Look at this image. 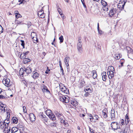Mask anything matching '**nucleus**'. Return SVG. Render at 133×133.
<instances>
[{
    "mask_svg": "<svg viewBox=\"0 0 133 133\" xmlns=\"http://www.w3.org/2000/svg\"><path fill=\"white\" fill-rule=\"evenodd\" d=\"M12 122L16 124L18 122L17 118L15 117H13L12 118Z\"/></svg>",
    "mask_w": 133,
    "mask_h": 133,
    "instance_id": "nucleus-26",
    "label": "nucleus"
},
{
    "mask_svg": "<svg viewBox=\"0 0 133 133\" xmlns=\"http://www.w3.org/2000/svg\"><path fill=\"white\" fill-rule=\"evenodd\" d=\"M19 73L20 76H22V75H24L25 72H24V71H23V68H21L20 69Z\"/></svg>",
    "mask_w": 133,
    "mask_h": 133,
    "instance_id": "nucleus-31",
    "label": "nucleus"
},
{
    "mask_svg": "<svg viewBox=\"0 0 133 133\" xmlns=\"http://www.w3.org/2000/svg\"><path fill=\"white\" fill-rule=\"evenodd\" d=\"M17 127H18L19 128H22V129H23V125H20L19 124H18Z\"/></svg>",
    "mask_w": 133,
    "mask_h": 133,
    "instance_id": "nucleus-56",
    "label": "nucleus"
},
{
    "mask_svg": "<svg viewBox=\"0 0 133 133\" xmlns=\"http://www.w3.org/2000/svg\"><path fill=\"white\" fill-rule=\"evenodd\" d=\"M58 11L61 15H63L62 13V11L61 10V9L59 8L58 9Z\"/></svg>",
    "mask_w": 133,
    "mask_h": 133,
    "instance_id": "nucleus-46",
    "label": "nucleus"
},
{
    "mask_svg": "<svg viewBox=\"0 0 133 133\" xmlns=\"http://www.w3.org/2000/svg\"><path fill=\"white\" fill-rule=\"evenodd\" d=\"M45 112L46 115L48 116H49L52 113L51 112V111L50 110H47Z\"/></svg>",
    "mask_w": 133,
    "mask_h": 133,
    "instance_id": "nucleus-34",
    "label": "nucleus"
},
{
    "mask_svg": "<svg viewBox=\"0 0 133 133\" xmlns=\"http://www.w3.org/2000/svg\"><path fill=\"white\" fill-rule=\"evenodd\" d=\"M23 111L25 113H26V107L25 106H23Z\"/></svg>",
    "mask_w": 133,
    "mask_h": 133,
    "instance_id": "nucleus-50",
    "label": "nucleus"
},
{
    "mask_svg": "<svg viewBox=\"0 0 133 133\" xmlns=\"http://www.w3.org/2000/svg\"><path fill=\"white\" fill-rule=\"evenodd\" d=\"M120 12V11H119L117 8H112L110 10L109 14L110 16L112 17L116 14L117 13V14H118Z\"/></svg>",
    "mask_w": 133,
    "mask_h": 133,
    "instance_id": "nucleus-3",
    "label": "nucleus"
},
{
    "mask_svg": "<svg viewBox=\"0 0 133 133\" xmlns=\"http://www.w3.org/2000/svg\"><path fill=\"white\" fill-rule=\"evenodd\" d=\"M128 56L129 58L133 59V51L131 49L128 52Z\"/></svg>",
    "mask_w": 133,
    "mask_h": 133,
    "instance_id": "nucleus-12",
    "label": "nucleus"
},
{
    "mask_svg": "<svg viewBox=\"0 0 133 133\" xmlns=\"http://www.w3.org/2000/svg\"><path fill=\"white\" fill-rule=\"evenodd\" d=\"M78 42L77 44V48L79 53L81 54L82 52V43L81 40V37H78Z\"/></svg>",
    "mask_w": 133,
    "mask_h": 133,
    "instance_id": "nucleus-1",
    "label": "nucleus"
},
{
    "mask_svg": "<svg viewBox=\"0 0 133 133\" xmlns=\"http://www.w3.org/2000/svg\"><path fill=\"white\" fill-rule=\"evenodd\" d=\"M115 71H110L107 72L108 75L110 79H111L114 77Z\"/></svg>",
    "mask_w": 133,
    "mask_h": 133,
    "instance_id": "nucleus-13",
    "label": "nucleus"
},
{
    "mask_svg": "<svg viewBox=\"0 0 133 133\" xmlns=\"http://www.w3.org/2000/svg\"><path fill=\"white\" fill-rule=\"evenodd\" d=\"M108 71H115L114 67L112 66H109L108 69Z\"/></svg>",
    "mask_w": 133,
    "mask_h": 133,
    "instance_id": "nucleus-32",
    "label": "nucleus"
},
{
    "mask_svg": "<svg viewBox=\"0 0 133 133\" xmlns=\"http://www.w3.org/2000/svg\"><path fill=\"white\" fill-rule=\"evenodd\" d=\"M3 124H1V122H0V125H1V128L2 129L5 127V124L3 123H2Z\"/></svg>",
    "mask_w": 133,
    "mask_h": 133,
    "instance_id": "nucleus-43",
    "label": "nucleus"
},
{
    "mask_svg": "<svg viewBox=\"0 0 133 133\" xmlns=\"http://www.w3.org/2000/svg\"><path fill=\"white\" fill-rule=\"evenodd\" d=\"M103 117L104 118H105L107 117L108 115L107 114V110L106 109H104L102 111Z\"/></svg>",
    "mask_w": 133,
    "mask_h": 133,
    "instance_id": "nucleus-18",
    "label": "nucleus"
},
{
    "mask_svg": "<svg viewBox=\"0 0 133 133\" xmlns=\"http://www.w3.org/2000/svg\"><path fill=\"white\" fill-rule=\"evenodd\" d=\"M86 92V93L85 94H84V96H88L89 95V93L88 92Z\"/></svg>",
    "mask_w": 133,
    "mask_h": 133,
    "instance_id": "nucleus-60",
    "label": "nucleus"
},
{
    "mask_svg": "<svg viewBox=\"0 0 133 133\" xmlns=\"http://www.w3.org/2000/svg\"><path fill=\"white\" fill-rule=\"evenodd\" d=\"M6 98V97H5V96H3V95H0V99H1V98L3 99V98Z\"/></svg>",
    "mask_w": 133,
    "mask_h": 133,
    "instance_id": "nucleus-58",
    "label": "nucleus"
},
{
    "mask_svg": "<svg viewBox=\"0 0 133 133\" xmlns=\"http://www.w3.org/2000/svg\"><path fill=\"white\" fill-rule=\"evenodd\" d=\"M127 2V0H120L119 3L117 5V9L119 11L122 10L124 8V6Z\"/></svg>",
    "mask_w": 133,
    "mask_h": 133,
    "instance_id": "nucleus-2",
    "label": "nucleus"
},
{
    "mask_svg": "<svg viewBox=\"0 0 133 133\" xmlns=\"http://www.w3.org/2000/svg\"><path fill=\"white\" fill-rule=\"evenodd\" d=\"M39 116L42 118V119L43 118H45L46 117V116L45 115H43V112L40 113L39 114Z\"/></svg>",
    "mask_w": 133,
    "mask_h": 133,
    "instance_id": "nucleus-38",
    "label": "nucleus"
},
{
    "mask_svg": "<svg viewBox=\"0 0 133 133\" xmlns=\"http://www.w3.org/2000/svg\"><path fill=\"white\" fill-rule=\"evenodd\" d=\"M29 52V51H27L26 52L22 53L20 56L21 58V59H23L24 58H25L26 55H27Z\"/></svg>",
    "mask_w": 133,
    "mask_h": 133,
    "instance_id": "nucleus-17",
    "label": "nucleus"
},
{
    "mask_svg": "<svg viewBox=\"0 0 133 133\" xmlns=\"http://www.w3.org/2000/svg\"><path fill=\"white\" fill-rule=\"evenodd\" d=\"M56 122H53L50 123V126L51 127L54 128L56 127L57 124L56 123Z\"/></svg>",
    "mask_w": 133,
    "mask_h": 133,
    "instance_id": "nucleus-29",
    "label": "nucleus"
},
{
    "mask_svg": "<svg viewBox=\"0 0 133 133\" xmlns=\"http://www.w3.org/2000/svg\"><path fill=\"white\" fill-rule=\"evenodd\" d=\"M60 69L61 70V72H62V75H64V73L63 72V70L62 68V66H61V67H60Z\"/></svg>",
    "mask_w": 133,
    "mask_h": 133,
    "instance_id": "nucleus-48",
    "label": "nucleus"
},
{
    "mask_svg": "<svg viewBox=\"0 0 133 133\" xmlns=\"http://www.w3.org/2000/svg\"><path fill=\"white\" fill-rule=\"evenodd\" d=\"M124 59H122L121 60H120V61H119V62H120V63L121 64V65H120V66L119 65V67L120 66L121 67L122 66H123V64L124 63Z\"/></svg>",
    "mask_w": 133,
    "mask_h": 133,
    "instance_id": "nucleus-35",
    "label": "nucleus"
},
{
    "mask_svg": "<svg viewBox=\"0 0 133 133\" xmlns=\"http://www.w3.org/2000/svg\"><path fill=\"white\" fill-rule=\"evenodd\" d=\"M89 128L90 131L91 133H94V131L92 129H91V128L89 126Z\"/></svg>",
    "mask_w": 133,
    "mask_h": 133,
    "instance_id": "nucleus-52",
    "label": "nucleus"
},
{
    "mask_svg": "<svg viewBox=\"0 0 133 133\" xmlns=\"http://www.w3.org/2000/svg\"><path fill=\"white\" fill-rule=\"evenodd\" d=\"M92 73H93V77L95 79L97 77V74L96 73V71L95 70H93L92 71Z\"/></svg>",
    "mask_w": 133,
    "mask_h": 133,
    "instance_id": "nucleus-27",
    "label": "nucleus"
},
{
    "mask_svg": "<svg viewBox=\"0 0 133 133\" xmlns=\"http://www.w3.org/2000/svg\"><path fill=\"white\" fill-rule=\"evenodd\" d=\"M63 118L62 117V118L60 119L61 120V123H64V122H65V121L64 119H63Z\"/></svg>",
    "mask_w": 133,
    "mask_h": 133,
    "instance_id": "nucleus-55",
    "label": "nucleus"
},
{
    "mask_svg": "<svg viewBox=\"0 0 133 133\" xmlns=\"http://www.w3.org/2000/svg\"><path fill=\"white\" fill-rule=\"evenodd\" d=\"M102 77V79L104 81H105L106 79L107 76L106 75L105 72H103L101 74Z\"/></svg>",
    "mask_w": 133,
    "mask_h": 133,
    "instance_id": "nucleus-21",
    "label": "nucleus"
},
{
    "mask_svg": "<svg viewBox=\"0 0 133 133\" xmlns=\"http://www.w3.org/2000/svg\"><path fill=\"white\" fill-rule=\"evenodd\" d=\"M66 89V88L64 87L63 88H62L61 89L60 88V89L61 90V91H65V89Z\"/></svg>",
    "mask_w": 133,
    "mask_h": 133,
    "instance_id": "nucleus-47",
    "label": "nucleus"
},
{
    "mask_svg": "<svg viewBox=\"0 0 133 133\" xmlns=\"http://www.w3.org/2000/svg\"><path fill=\"white\" fill-rule=\"evenodd\" d=\"M101 3L103 5L102 8L103 11H107L108 10V5L107 2L103 0H102Z\"/></svg>",
    "mask_w": 133,
    "mask_h": 133,
    "instance_id": "nucleus-6",
    "label": "nucleus"
},
{
    "mask_svg": "<svg viewBox=\"0 0 133 133\" xmlns=\"http://www.w3.org/2000/svg\"><path fill=\"white\" fill-rule=\"evenodd\" d=\"M48 119L47 118L45 117V118H42V120L44 122H47L48 121Z\"/></svg>",
    "mask_w": 133,
    "mask_h": 133,
    "instance_id": "nucleus-45",
    "label": "nucleus"
},
{
    "mask_svg": "<svg viewBox=\"0 0 133 133\" xmlns=\"http://www.w3.org/2000/svg\"><path fill=\"white\" fill-rule=\"evenodd\" d=\"M48 117L51 119L52 120L55 121L56 119V117L54 114L53 113L51 114Z\"/></svg>",
    "mask_w": 133,
    "mask_h": 133,
    "instance_id": "nucleus-25",
    "label": "nucleus"
},
{
    "mask_svg": "<svg viewBox=\"0 0 133 133\" xmlns=\"http://www.w3.org/2000/svg\"><path fill=\"white\" fill-rule=\"evenodd\" d=\"M125 118H126L125 119H129V117L127 115H126Z\"/></svg>",
    "mask_w": 133,
    "mask_h": 133,
    "instance_id": "nucleus-62",
    "label": "nucleus"
},
{
    "mask_svg": "<svg viewBox=\"0 0 133 133\" xmlns=\"http://www.w3.org/2000/svg\"><path fill=\"white\" fill-rule=\"evenodd\" d=\"M111 127L114 130H117L118 129H120L119 124L117 122H112L111 124Z\"/></svg>",
    "mask_w": 133,
    "mask_h": 133,
    "instance_id": "nucleus-5",
    "label": "nucleus"
},
{
    "mask_svg": "<svg viewBox=\"0 0 133 133\" xmlns=\"http://www.w3.org/2000/svg\"><path fill=\"white\" fill-rule=\"evenodd\" d=\"M2 82L7 87H9L11 85L10 83V80L9 78H4L2 81Z\"/></svg>",
    "mask_w": 133,
    "mask_h": 133,
    "instance_id": "nucleus-7",
    "label": "nucleus"
},
{
    "mask_svg": "<svg viewBox=\"0 0 133 133\" xmlns=\"http://www.w3.org/2000/svg\"><path fill=\"white\" fill-rule=\"evenodd\" d=\"M111 118L112 120H114L115 118V112L114 110H111Z\"/></svg>",
    "mask_w": 133,
    "mask_h": 133,
    "instance_id": "nucleus-24",
    "label": "nucleus"
},
{
    "mask_svg": "<svg viewBox=\"0 0 133 133\" xmlns=\"http://www.w3.org/2000/svg\"><path fill=\"white\" fill-rule=\"evenodd\" d=\"M83 5V6H84V7L85 8V10H87V7H86V5H85V4L84 3H83V4H82Z\"/></svg>",
    "mask_w": 133,
    "mask_h": 133,
    "instance_id": "nucleus-61",
    "label": "nucleus"
},
{
    "mask_svg": "<svg viewBox=\"0 0 133 133\" xmlns=\"http://www.w3.org/2000/svg\"><path fill=\"white\" fill-rule=\"evenodd\" d=\"M32 74L33 75H32V77L34 79H36L39 76V74L36 72L33 71Z\"/></svg>",
    "mask_w": 133,
    "mask_h": 133,
    "instance_id": "nucleus-20",
    "label": "nucleus"
},
{
    "mask_svg": "<svg viewBox=\"0 0 133 133\" xmlns=\"http://www.w3.org/2000/svg\"><path fill=\"white\" fill-rule=\"evenodd\" d=\"M69 98L67 96L63 95L60 97L59 99L60 101L63 103H68L69 102Z\"/></svg>",
    "mask_w": 133,
    "mask_h": 133,
    "instance_id": "nucleus-4",
    "label": "nucleus"
},
{
    "mask_svg": "<svg viewBox=\"0 0 133 133\" xmlns=\"http://www.w3.org/2000/svg\"><path fill=\"white\" fill-rule=\"evenodd\" d=\"M92 119H95L98 120V115H95L94 117H92Z\"/></svg>",
    "mask_w": 133,
    "mask_h": 133,
    "instance_id": "nucleus-44",
    "label": "nucleus"
},
{
    "mask_svg": "<svg viewBox=\"0 0 133 133\" xmlns=\"http://www.w3.org/2000/svg\"><path fill=\"white\" fill-rule=\"evenodd\" d=\"M97 47H98V50H100L101 49V45L99 44H98V43H97Z\"/></svg>",
    "mask_w": 133,
    "mask_h": 133,
    "instance_id": "nucleus-53",
    "label": "nucleus"
},
{
    "mask_svg": "<svg viewBox=\"0 0 133 133\" xmlns=\"http://www.w3.org/2000/svg\"><path fill=\"white\" fill-rule=\"evenodd\" d=\"M20 42H21V45L23 47V48H25V43L24 41L23 40H20Z\"/></svg>",
    "mask_w": 133,
    "mask_h": 133,
    "instance_id": "nucleus-40",
    "label": "nucleus"
},
{
    "mask_svg": "<svg viewBox=\"0 0 133 133\" xmlns=\"http://www.w3.org/2000/svg\"><path fill=\"white\" fill-rule=\"evenodd\" d=\"M30 120L32 122H33L36 119V117L32 113H30L29 115Z\"/></svg>",
    "mask_w": 133,
    "mask_h": 133,
    "instance_id": "nucleus-11",
    "label": "nucleus"
},
{
    "mask_svg": "<svg viewBox=\"0 0 133 133\" xmlns=\"http://www.w3.org/2000/svg\"><path fill=\"white\" fill-rule=\"evenodd\" d=\"M24 69H25V71L26 72V74L27 75H28L32 72V68L31 67H28L26 68H24Z\"/></svg>",
    "mask_w": 133,
    "mask_h": 133,
    "instance_id": "nucleus-14",
    "label": "nucleus"
},
{
    "mask_svg": "<svg viewBox=\"0 0 133 133\" xmlns=\"http://www.w3.org/2000/svg\"><path fill=\"white\" fill-rule=\"evenodd\" d=\"M31 36L32 38L33 41L34 43H36L38 41L36 37V34L34 32H32L31 34Z\"/></svg>",
    "mask_w": 133,
    "mask_h": 133,
    "instance_id": "nucleus-8",
    "label": "nucleus"
},
{
    "mask_svg": "<svg viewBox=\"0 0 133 133\" xmlns=\"http://www.w3.org/2000/svg\"><path fill=\"white\" fill-rule=\"evenodd\" d=\"M15 14V17L16 18L18 19V18L22 17L21 15L19 13H16Z\"/></svg>",
    "mask_w": 133,
    "mask_h": 133,
    "instance_id": "nucleus-39",
    "label": "nucleus"
},
{
    "mask_svg": "<svg viewBox=\"0 0 133 133\" xmlns=\"http://www.w3.org/2000/svg\"><path fill=\"white\" fill-rule=\"evenodd\" d=\"M3 28L2 26L0 25V34L3 32Z\"/></svg>",
    "mask_w": 133,
    "mask_h": 133,
    "instance_id": "nucleus-49",
    "label": "nucleus"
},
{
    "mask_svg": "<svg viewBox=\"0 0 133 133\" xmlns=\"http://www.w3.org/2000/svg\"><path fill=\"white\" fill-rule=\"evenodd\" d=\"M54 113L56 117L60 119H62V117H63V115L62 114L59 113L57 111H55Z\"/></svg>",
    "mask_w": 133,
    "mask_h": 133,
    "instance_id": "nucleus-15",
    "label": "nucleus"
},
{
    "mask_svg": "<svg viewBox=\"0 0 133 133\" xmlns=\"http://www.w3.org/2000/svg\"><path fill=\"white\" fill-rule=\"evenodd\" d=\"M41 88L42 91H49L47 87L44 85L41 86Z\"/></svg>",
    "mask_w": 133,
    "mask_h": 133,
    "instance_id": "nucleus-23",
    "label": "nucleus"
},
{
    "mask_svg": "<svg viewBox=\"0 0 133 133\" xmlns=\"http://www.w3.org/2000/svg\"><path fill=\"white\" fill-rule=\"evenodd\" d=\"M23 61V62L24 64H26L30 61V60L29 58H25L24 59Z\"/></svg>",
    "mask_w": 133,
    "mask_h": 133,
    "instance_id": "nucleus-28",
    "label": "nucleus"
},
{
    "mask_svg": "<svg viewBox=\"0 0 133 133\" xmlns=\"http://www.w3.org/2000/svg\"><path fill=\"white\" fill-rule=\"evenodd\" d=\"M115 58L117 59H118L120 58V57L118 55H116L115 57Z\"/></svg>",
    "mask_w": 133,
    "mask_h": 133,
    "instance_id": "nucleus-51",
    "label": "nucleus"
},
{
    "mask_svg": "<svg viewBox=\"0 0 133 133\" xmlns=\"http://www.w3.org/2000/svg\"><path fill=\"white\" fill-rule=\"evenodd\" d=\"M59 39L60 40V42L61 43H62L63 42V36L61 35V36L59 37Z\"/></svg>",
    "mask_w": 133,
    "mask_h": 133,
    "instance_id": "nucleus-42",
    "label": "nucleus"
},
{
    "mask_svg": "<svg viewBox=\"0 0 133 133\" xmlns=\"http://www.w3.org/2000/svg\"><path fill=\"white\" fill-rule=\"evenodd\" d=\"M18 130V129L16 127H13L11 129L10 128L7 133H15Z\"/></svg>",
    "mask_w": 133,
    "mask_h": 133,
    "instance_id": "nucleus-9",
    "label": "nucleus"
},
{
    "mask_svg": "<svg viewBox=\"0 0 133 133\" xmlns=\"http://www.w3.org/2000/svg\"><path fill=\"white\" fill-rule=\"evenodd\" d=\"M85 83L84 80H81L80 82V84L79 86V88H81L83 87V86L85 85Z\"/></svg>",
    "mask_w": 133,
    "mask_h": 133,
    "instance_id": "nucleus-22",
    "label": "nucleus"
},
{
    "mask_svg": "<svg viewBox=\"0 0 133 133\" xmlns=\"http://www.w3.org/2000/svg\"><path fill=\"white\" fill-rule=\"evenodd\" d=\"M121 123L122 125H123L124 124V121L123 119H122Z\"/></svg>",
    "mask_w": 133,
    "mask_h": 133,
    "instance_id": "nucleus-64",
    "label": "nucleus"
},
{
    "mask_svg": "<svg viewBox=\"0 0 133 133\" xmlns=\"http://www.w3.org/2000/svg\"><path fill=\"white\" fill-rule=\"evenodd\" d=\"M71 104L73 105L74 106L76 107H77L78 105V103L75 99H72L71 100Z\"/></svg>",
    "mask_w": 133,
    "mask_h": 133,
    "instance_id": "nucleus-16",
    "label": "nucleus"
},
{
    "mask_svg": "<svg viewBox=\"0 0 133 133\" xmlns=\"http://www.w3.org/2000/svg\"><path fill=\"white\" fill-rule=\"evenodd\" d=\"M4 105H5L2 103H1L0 104V110L2 112L3 111L4 112H5V111L6 108L5 107H4Z\"/></svg>",
    "mask_w": 133,
    "mask_h": 133,
    "instance_id": "nucleus-19",
    "label": "nucleus"
},
{
    "mask_svg": "<svg viewBox=\"0 0 133 133\" xmlns=\"http://www.w3.org/2000/svg\"><path fill=\"white\" fill-rule=\"evenodd\" d=\"M15 23L16 24L18 25L20 24H22V21H19L17 19L15 20Z\"/></svg>",
    "mask_w": 133,
    "mask_h": 133,
    "instance_id": "nucleus-36",
    "label": "nucleus"
},
{
    "mask_svg": "<svg viewBox=\"0 0 133 133\" xmlns=\"http://www.w3.org/2000/svg\"><path fill=\"white\" fill-rule=\"evenodd\" d=\"M70 59V58L69 57H66L64 60V62L65 64H68L69 62Z\"/></svg>",
    "mask_w": 133,
    "mask_h": 133,
    "instance_id": "nucleus-33",
    "label": "nucleus"
},
{
    "mask_svg": "<svg viewBox=\"0 0 133 133\" xmlns=\"http://www.w3.org/2000/svg\"><path fill=\"white\" fill-rule=\"evenodd\" d=\"M39 17H41V18H43L45 17V16L44 14H42V15H40Z\"/></svg>",
    "mask_w": 133,
    "mask_h": 133,
    "instance_id": "nucleus-54",
    "label": "nucleus"
},
{
    "mask_svg": "<svg viewBox=\"0 0 133 133\" xmlns=\"http://www.w3.org/2000/svg\"><path fill=\"white\" fill-rule=\"evenodd\" d=\"M125 123L126 124H127L129 121V119H125Z\"/></svg>",
    "mask_w": 133,
    "mask_h": 133,
    "instance_id": "nucleus-59",
    "label": "nucleus"
},
{
    "mask_svg": "<svg viewBox=\"0 0 133 133\" xmlns=\"http://www.w3.org/2000/svg\"><path fill=\"white\" fill-rule=\"evenodd\" d=\"M99 124L102 127H103L104 125V123L102 122H100L99 123Z\"/></svg>",
    "mask_w": 133,
    "mask_h": 133,
    "instance_id": "nucleus-57",
    "label": "nucleus"
},
{
    "mask_svg": "<svg viewBox=\"0 0 133 133\" xmlns=\"http://www.w3.org/2000/svg\"><path fill=\"white\" fill-rule=\"evenodd\" d=\"M84 90H85L86 91H93L92 89V88L90 86H87L85 88H84Z\"/></svg>",
    "mask_w": 133,
    "mask_h": 133,
    "instance_id": "nucleus-30",
    "label": "nucleus"
},
{
    "mask_svg": "<svg viewBox=\"0 0 133 133\" xmlns=\"http://www.w3.org/2000/svg\"><path fill=\"white\" fill-rule=\"evenodd\" d=\"M8 125H6V124H5V127H4V132L7 131H8Z\"/></svg>",
    "mask_w": 133,
    "mask_h": 133,
    "instance_id": "nucleus-41",
    "label": "nucleus"
},
{
    "mask_svg": "<svg viewBox=\"0 0 133 133\" xmlns=\"http://www.w3.org/2000/svg\"><path fill=\"white\" fill-rule=\"evenodd\" d=\"M7 115L6 119L3 122V123L4 124H6V125H8L10 123V121H9V118L10 117V113L9 112H7Z\"/></svg>",
    "mask_w": 133,
    "mask_h": 133,
    "instance_id": "nucleus-10",
    "label": "nucleus"
},
{
    "mask_svg": "<svg viewBox=\"0 0 133 133\" xmlns=\"http://www.w3.org/2000/svg\"><path fill=\"white\" fill-rule=\"evenodd\" d=\"M23 82L24 84H25V85L26 86H27V84L26 82L25 81H24Z\"/></svg>",
    "mask_w": 133,
    "mask_h": 133,
    "instance_id": "nucleus-63",
    "label": "nucleus"
},
{
    "mask_svg": "<svg viewBox=\"0 0 133 133\" xmlns=\"http://www.w3.org/2000/svg\"><path fill=\"white\" fill-rule=\"evenodd\" d=\"M43 10H41L40 11H39L38 13V15L39 16L40 15H42V14H44Z\"/></svg>",
    "mask_w": 133,
    "mask_h": 133,
    "instance_id": "nucleus-37",
    "label": "nucleus"
}]
</instances>
